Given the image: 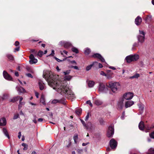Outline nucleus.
Here are the masks:
<instances>
[{"label":"nucleus","mask_w":154,"mask_h":154,"mask_svg":"<svg viewBox=\"0 0 154 154\" xmlns=\"http://www.w3.org/2000/svg\"><path fill=\"white\" fill-rule=\"evenodd\" d=\"M43 77L48 82L49 86L63 96L69 99L74 98V95L68 85H67L66 81L70 80L72 78V76L66 75L64 77V80L62 81L56 80L55 79V76L52 72L47 71L45 74L44 73L43 74Z\"/></svg>","instance_id":"obj_1"},{"label":"nucleus","mask_w":154,"mask_h":154,"mask_svg":"<svg viewBox=\"0 0 154 154\" xmlns=\"http://www.w3.org/2000/svg\"><path fill=\"white\" fill-rule=\"evenodd\" d=\"M106 86L110 88L112 91L113 93L116 92L118 89L120 88V85L118 82H109L106 84Z\"/></svg>","instance_id":"obj_2"},{"label":"nucleus","mask_w":154,"mask_h":154,"mask_svg":"<svg viewBox=\"0 0 154 154\" xmlns=\"http://www.w3.org/2000/svg\"><path fill=\"white\" fill-rule=\"evenodd\" d=\"M145 33L143 30H139V35L137 36L138 42L142 43L143 42L145 39Z\"/></svg>","instance_id":"obj_3"},{"label":"nucleus","mask_w":154,"mask_h":154,"mask_svg":"<svg viewBox=\"0 0 154 154\" xmlns=\"http://www.w3.org/2000/svg\"><path fill=\"white\" fill-rule=\"evenodd\" d=\"M98 90V91L101 93H106L108 90L105 84L102 83H100Z\"/></svg>","instance_id":"obj_4"},{"label":"nucleus","mask_w":154,"mask_h":154,"mask_svg":"<svg viewBox=\"0 0 154 154\" xmlns=\"http://www.w3.org/2000/svg\"><path fill=\"white\" fill-rule=\"evenodd\" d=\"M59 45L62 46H63L65 48H68L71 46V44L69 42L65 41H61L59 42Z\"/></svg>","instance_id":"obj_5"},{"label":"nucleus","mask_w":154,"mask_h":154,"mask_svg":"<svg viewBox=\"0 0 154 154\" xmlns=\"http://www.w3.org/2000/svg\"><path fill=\"white\" fill-rule=\"evenodd\" d=\"M114 133V129L112 126H109V127L108 131L107 136L108 137H112Z\"/></svg>","instance_id":"obj_6"},{"label":"nucleus","mask_w":154,"mask_h":154,"mask_svg":"<svg viewBox=\"0 0 154 154\" xmlns=\"http://www.w3.org/2000/svg\"><path fill=\"white\" fill-rule=\"evenodd\" d=\"M110 146L112 149H115L117 146V142L114 139H111L110 141Z\"/></svg>","instance_id":"obj_7"},{"label":"nucleus","mask_w":154,"mask_h":154,"mask_svg":"<svg viewBox=\"0 0 154 154\" xmlns=\"http://www.w3.org/2000/svg\"><path fill=\"white\" fill-rule=\"evenodd\" d=\"M29 57L30 59L29 61V63L30 64H32L36 63L37 62V60L35 58L34 55L32 54H31Z\"/></svg>","instance_id":"obj_8"},{"label":"nucleus","mask_w":154,"mask_h":154,"mask_svg":"<svg viewBox=\"0 0 154 154\" xmlns=\"http://www.w3.org/2000/svg\"><path fill=\"white\" fill-rule=\"evenodd\" d=\"M124 98H121L119 100L117 103V107L118 109H122L124 106Z\"/></svg>","instance_id":"obj_9"},{"label":"nucleus","mask_w":154,"mask_h":154,"mask_svg":"<svg viewBox=\"0 0 154 154\" xmlns=\"http://www.w3.org/2000/svg\"><path fill=\"white\" fill-rule=\"evenodd\" d=\"M133 96V94L130 92H128L124 94L123 98L126 100H130L131 99Z\"/></svg>","instance_id":"obj_10"},{"label":"nucleus","mask_w":154,"mask_h":154,"mask_svg":"<svg viewBox=\"0 0 154 154\" xmlns=\"http://www.w3.org/2000/svg\"><path fill=\"white\" fill-rule=\"evenodd\" d=\"M3 74L4 78L6 79L9 81L12 80V78L6 71H4Z\"/></svg>","instance_id":"obj_11"},{"label":"nucleus","mask_w":154,"mask_h":154,"mask_svg":"<svg viewBox=\"0 0 154 154\" xmlns=\"http://www.w3.org/2000/svg\"><path fill=\"white\" fill-rule=\"evenodd\" d=\"M92 57L94 58H97L99 59L102 62H103L105 61L104 59L102 57L101 55L99 54H95L92 55Z\"/></svg>","instance_id":"obj_12"},{"label":"nucleus","mask_w":154,"mask_h":154,"mask_svg":"<svg viewBox=\"0 0 154 154\" xmlns=\"http://www.w3.org/2000/svg\"><path fill=\"white\" fill-rule=\"evenodd\" d=\"M113 73L111 72V70H109L108 71L107 73L106 74V77L107 79H111L113 77Z\"/></svg>","instance_id":"obj_13"},{"label":"nucleus","mask_w":154,"mask_h":154,"mask_svg":"<svg viewBox=\"0 0 154 154\" xmlns=\"http://www.w3.org/2000/svg\"><path fill=\"white\" fill-rule=\"evenodd\" d=\"M134 104V102L132 101H128L125 102V106L127 108L130 107Z\"/></svg>","instance_id":"obj_14"},{"label":"nucleus","mask_w":154,"mask_h":154,"mask_svg":"<svg viewBox=\"0 0 154 154\" xmlns=\"http://www.w3.org/2000/svg\"><path fill=\"white\" fill-rule=\"evenodd\" d=\"M16 89L19 94L26 92V91L25 89L22 87H17L16 88Z\"/></svg>","instance_id":"obj_15"},{"label":"nucleus","mask_w":154,"mask_h":154,"mask_svg":"<svg viewBox=\"0 0 154 154\" xmlns=\"http://www.w3.org/2000/svg\"><path fill=\"white\" fill-rule=\"evenodd\" d=\"M142 20L141 18L139 17L138 16L135 20V23L137 25H139L141 23V22Z\"/></svg>","instance_id":"obj_16"},{"label":"nucleus","mask_w":154,"mask_h":154,"mask_svg":"<svg viewBox=\"0 0 154 154\" xmlns=\"http://www.w3.org/2000/svg\"><path fill=\"white\" fill-rule=\"evenodd\" d=\"M38 85L41 90H42L45 88V85L42 82L40 81L38 82Z\"/></svg>","instance_id":"obj_17"},{"label":"nucleus","mask_w":154,"mask_h":154,"mask_svg":"<svg viewBox=\"0 0 154 154\" xmlns=\"http://www.w3.org/2000/svg\"><path fill=\"white\" fill-rule=\"evenodd\" d=\"M6 120L5 118H3L0 119V125H6Z\"/></svg>","instance_id":"obj_18"},{"label":"nucleus","mask_w":154,"mask_h":154,"mask_svg":"<svg viewBox=\"0 0 154 154\" xmlns=\"http://www.w3.org/2000/svg\"><path fill=\"white\" fill-rule=\"evenodd\" d=\"M132 57V59L133 61H136L137 60L139 57V56L138 54H135L134 55H131Z\"/></svg>","instance_id":"obj_19"},{"label":"nucleus","mask_w":154,"mask_h":154,"mask_svg":"<svg viewBox=\"0 0 154 154\" xmlns=\"http://www.w3.org/2000/svg\"><path fill=\"white\" fill-rule=\"evenodd\" d=\"M145 126L144 125V122L142 121H141L139 124V128L141 130H143L145 128Z\"/></svg>","instance_id":"obj_20"},{"label":"nucleus","mask_w":154,"mask_h":154,"mask_svg":"<svg viewBox=\"0 0 154 154\" xmlns=\"http://www.w3.org/2000/svg\"><path fill=\"white\" fill-rule=\"evenodd\" d=\"M87 125V127H85V128L88 130H91L93 128V125L91 122H88Z\"/></svg>","instance_id":"obj_21"},{"label":"nucleus","mask_w":154,"mask_h":154,"mask_svg":"<svg viewBox=\"0 0 154 154\" xmlns=\"http://www.w3.org/2000/svg\"><path fill=\"white\" fill-rule=\"evenodd\" d=\"M19 98L20 96H19L14 97L9 100V102L14 103L15 102L18 101L19 99Z\"/></svg>","instance_id":"obj_22"},{"label":"nucleus","mask_w":154,"mask_h":154,"mask_svg":"<svg viewBox=\"0 0 154 154\" xmlns=\"http://www.w3.org/2000/svg\"><path fill=\"white\" fill-rule=\"evenodd\" d=\"M132 58V57L130 55L127 56L125 58V60L127 63H130L132 61H133Z\"/></svg>","instance_id":"obj_23"},{"label":"nucleus","mask_w":154,"mask_h":154,"mask_svg":"<svg viewBox=\"0 0 154 154\" xmlns=\"http://www.w3.org/2000/svg\"><path fill=\"white\" fill-rule=\"evenodd\" d=\"M98 64V63L97 62H94L92 64L90 65L87 66L86 70L87 71L91 69L93 66L95 65H97Z\"/></svg>","instance_id":"obj_24"},{"label":"nucleus","mask_w":154,"mask_h":154,"mask_svg":"<svg viewBox=\"0 0 154 154\" xmlns=\"http://www.w3.org/2000/svg\"><path fill=\"white\" fill-rule=\"evenodd\" d=\"M40 101L43 105H45V100L44 96L43 95H42L41 96V98L40 99Z\"/></svg>","instance_id":"obj_25"},{"label":"nucleus","mask_w":154,"mask_h":154,"mask_svg":"<svg viewBox=\"0 0 154 154\" xmlns=\"http://www.w3.org/2000/svg\"><path fill=\"white\" fill-rule=\"evenodd\" d=\"M23 97H20V98H19V109H20L21 105L23 104H24V103L23 102H22V100H23Z\"/></svg>","instance_id":"obj_26"},{"label":"nucleus","mask_w":154,"mask_h":154,"mask_svg":"<svg viewBox=\"0 0 154 154\" xmlns=\"http://www.w3.org/2000/svg\"><path fill=\"white\" fill-rule=\"evenodd\" d=\"M95 103L97 106H100L102 104L103 102L100 100H97L95 101Z\"/></svg>","instance_id":"obj_27"},{"label":"nucleus","mask_w":154,"mask_h":154,"mask_svg":"<svg viewBox=\"0 0 154 154\" xmlns=\"http://www.w3.org/2000/svg\"><path fill=\"white\" fill-rule=\"evenodd\" d=\"M2 131L5 135L7 137L8 139H9L10 138V136L8 133L7 130L5 128H3L2 129Z\"/></svg>","instance_id":"obj_28"},{"label":"nucleus","mask_w":154,"mask_h":154,"mask_svg":"<svg viewBox=\"0 0 154 154\" xmlns=\"http://www.w3.org/2000/svg\"><path fill=\"white\" fill-rule=\"evenodd\" d=\"M88 85L89 87L90 88L92 87L94 85V82L93 81H89Z\"/></svg>","instance_id":"obj_29"},{"label":"nucleus","mask_w":154,"mask_h":154,"mask_svg":"<svg viewBox=\"0 0 154 154\" xmlns=\"http://www.w3.org/2000/svg\"><path fill=\"white\" fill-rule=\"evenodd\" d=\"M139 110L140 111H143L144 108V105L142 103L139 104L138 105Z\"/></svg>","instance_id":"obj_30"},{"label":"nucleus","mask_w":154,"mask_h":154,"mask_svg":"<svg viewBox=\"0 0 154 154\" xmlns=\"http://www.w3.org/2000/svg\"><path fill=\"white\" fill-rule=\"evenodd\" d=\"M9 97V95L8 94H3V97H2L3 100H5L8 99Z\"/></svg>","instance_id":"obj_31"},{"label":"nucleus","mask_w":154,"mask_h":154,"mask_svg":"<svg viewBox=\"0 0 154 154\" xmlns=\"http://www.w3.org/2000/svg\"><path fill=\"white\" fill-rule=\"evenodd\" d=\"M147 153L148 154H154V149L152 148H150L148 150Z\"/></svg>","instance_id":"obj_32"},{"label":"nucleus","mask_w":154,"mask_h":154,"mask_svg":"<svg viewBox=\"0 0 154 154\" xmlns=\"http://www.w3.org/2000/svg\"><path fill=\"white\" fill-rule=\"evenodd\" d=\"M145 20L147 22L150 21L152 20V16H148L146 17Z\"/></svg>","instance_id":"obj_33"},{"label":"nucleus","mask_w":154,"mask_h":154,"mask_svg":"<svg viewBox=\"0 0 154 154\" xmlns=\"http://www.w3.org/2000/svg\"><path fill=\"white\" fill-rule=\"evenodd\" d=\"M82 112V110L81 109H76L75 112L78 115H80L81 114Z\"/></svg>","instance_id":"obj_34"},{"label":"nucleus","mask_w":154,"mask_h":154,"mask_svg":"<svg viewBox=\"0 0 154 154\" xmlns=\"http://www.w3.org/2000/svg\"><path fill=\"white\" fill-rule=\"evenodd\" d=\"M91 52V50L90 49L88 48H86L85 49V51L84 53L86 55L88 54Z\"/></svg>","instance_id":"obj_35"},{"label":"nucleus","mask_w":154,"mask_h":154,"mask_svg":"<svg viewBox=\"0 0 154 154\" xmlns=\"http://www.w3.org/2000/svg\"><path fill=\"white\" fill-rule=\"evenodd\" d=\"M72 52L76 53L77 54L79 53V51L78 49L76 48L75 47H73L72 48Z\"/></svg>","instance_id":"obj_36"},{"label":"nucleus","mask_w":154,"mask_h":154,"mask_svg":"<svg viewBox=\"0 0 154 154\" xmlns=\"http://www.w3.org/2000/svg\"><path fill=\"white\" fill-rule=\"evenodd\" d=\"M139 76V74L137 73L134 75L133 76L131 77L130 78V79L138 78Z\"/></svg>","instance_id":"obj_37"},{"label":"nucleus","mask_w":154,"mask_h":154,"mask_svg":"<svg viewBox=\"0 0 154 154\" xmlns=\"http://www.w3.org/2000/svg\"><path fill=\"white\" fill-rule=\"evenodd\" d=\"M22 146L24 147L23 149L24 150H26L28 149V145H27L25 143H23L22 144Z\"/></svg>","instance_id":"obj_38"},{"label":"nucleus","mask_w":154,"mask_h":154,"mask_svg":"<svg viewBox=\"0 0 154 154\" xmlns=\"http://www.w3.org/2000/svg\"><path fill=\"white\" fill-rule=\"evenodd\" d=\"M7 57L9 59L11 60H13L14 57L12 55L8 54L7 55Z\"/></svg>","instance_id":"obj_39"},{"label":"nucleus","mask_w":154,"mask_h":154,"mask_svg":"<svg viewBox=\"0 0 154 154\" xmlns=\"http://www.w3.org/2000/svg\"><path fill=\"white\" fill-rule=\"evenodd\" d=\"M73 139L74 141V142L75 143H76L78 139V135H75L73 137Z\"/></svg>","instance_id":"obj_40"},{"label":"nucleus","mask_w":154,"mask_h":154,"mask_svg":"<svg viewBox=\"0 0 154 154\" xmlns=\"http://www.w3.org/2000/svg\"><path fill=\"white\" fill-rule=\"evenodd\" d=\"M66 101L65 99L59 100V103L64 105L66 104Z\"/></svg>","instance_id":"obj_41"},{"label":"nucleus","mask_w":154,"mask_h":154,"mask_svg":"<svg viewBox=\"0 0 154 154\" xmlns=\"http://www.w3.org/2000/svg\"><path fill=\"white\" fill-rule=\"evenodd\" d=\"M152 128L149 125H146L145 126V128L147 130H150Z\"/></svg>","instance_id":"obj_42"},{"label":"nucleus","mask_w":154,"mask_h":154,"mask_svg":"<svg viewBox=\"0 0 154 154\" xmlns=\"http://www.w3.org/2000/svg\"><path fill=\"white\" fill-rule=\"evenodd\" d=\"M43 54V52L42 51H39L38 53V55L40 57H41Z\"/></svg>","instance_id":"obj_43"},{"label":"nucleus","mask_w":154,"mask_h":154,"mask_svg":"<svg viewBox=\"0 0 154 154\" xmlns=\"http://www.w3.org/2000/svg\"><path fill=\"white\" fill-rule=\"evenodd\" d=\"M37 117L35 116H34V118L32 120V121L35 124H36L37 123Z\"/></svg>","instance_id":"obj_44"},{"label":"nucleus","mask_w":154,"mask_h":154,"mask_svg":"<svg viewBox=\"0 0 154 154\" xmlns=\"http://www.w3.org/2000/svg\"><path fill=\"white\" fill-rule=\"evenodd\" d=\"M52 103H53L56 104L58 103H59V100H52Z\"/></svg>","instance_id":"obj_45"},{"label":"nucleus","mask_w":154,"mask_h":154,"mask_svg":"<svg viewBox=\"0 0 154 154\" xmlns=\"http://www.w3.org/2000/svg\"><path fill=\"white\" fill-rule=\"evenodd\" d=\"M149 136L151 138L154 139V131L149 134Z\"/></svg>","instance_id":"obj_46"},{"label":"nucleus","mask_w":154,"mask_h":154,"mask_svg":"<svg viewBox=\"0 0 154 154\" xmlns=\"http://www.w3.org/2000/svg\"><path fill=\"white\" fill-rule=\"evenodd\" d=\"M80 120L81 121V122L82 124H83V126L85 127H85H87V125L85 124V122L82 119H80Z\"/></svg>","instance_id":"obj_47"},{"label":"nucleus","mask_w":154,"mask_h":154,"mask_svg":"<svg viewBox=\"0 0 154 154\" xmlns=\"http://www.w3.org/2000/svg\"><path fill=\"white\" fill-rule=\"evenodd\" d=\"M70 71V70H67L65 72H63V73L65 75H66L69 74Z\"/></svg>","instance_id":"obj_48"},{"label":"nucleus","mask_w":154,"mask_h":154,"mask_svg":"<svg viewBox=\"0 0 154 154\" xmlns=\"http://www.w3.org/2000/svg\"><path fill=\"white\" fill-rule=\"evenodd\" d=\"M19 114H15L13 117V119H17L19 117Z\"/></svg>","instance_id":"obj_49"},{"label":"nucleus","mask_w":154,"mask_h":154,"mask_svg":"<svg viewBox=\"0 0 154 154\" xmlns=\"http://www.w3.org/2000/svg\"><path fill=\"white\" fill-rule=\"evenodd\" d=\"M86 103L87 104H89L91 107H92L93 106L92 104L91 103V101L90 100H88L86 102Z\"/></svg>","instance_id":"obj_50"},{"label":"nucleus","mask_w":154,"mask_h":154,"mask_svg":"<svg viewBox=\"0 0 154 154\" xmlns=\"http://www.w3.org/2000/svg\"><path fill=\"white\" fill-rule=\"evenodd\" d=\"M26 75L29 77H30L31 78H32L33 76L30 73H27L26 74Z\"/></svg>","instance_id":"obj_51"},{"label":"nucleus","mask_w":154,"mask_h":154,"mask_svg":"<svg viewBox=\"0 0 154 154\" xmlns=\"http://www.w3.org/2000/svg\"><path fill=\"white\" fill-rule=\"evenodd\" d=\"M89 118V114L88 113L87 116H86L85 119V121H87L88 120V118Z\"/></svg>","instance_id":"obj_52"},{"label":"nucleus","mask_w":154,"mask_h":154,"mask_svg":"<svg viewBox=\"0 0 154 154\" xmlns=\"http://www.w3.org/2000/svg\"><path fill=\"white\" fill-rule=\"evenodd\" d=\"M100 75H103V76H106V74L103 71H101L100 72Z\"/></svg>","instance_id":"obj_53"},{"label":"nucleus","mask_w":154,"mask_h":154,"mask_svg":"<svg viewBox=\"0 0 154 154\" xmlns=\"http://www.w3.org/2000/svg\"><path fill=\"white\" fill-rule=\"evenodd\" d=\"M138 44L136 43H134L133 45V47L132 48V49L133 50H134V47H137L138 46Z\"/></svg>","instance_id":"obj_54"},{"label":"nucleus","mask_w":154,"mask_h":154,"mask_svg":"<svg viewBox=\"0 0 154 154\" xmlns=\"http://www.w3.org/2000/svg\"><path fill=\"white\" fill-rule=\"evenodd\" d=\"M55 59L57 60V61L59 62H62V61L64 60H60L57 57H55Z\"/></svg>","instance_id":"obj_55"},{"label":"nucleus","mask_w":154,"mask_h":154,"mask_svg":"<svg viewBox=\"0 0 154 154\" xmlns=\"http://www.w3.org/2000/svg\"><path fill=\"white\" fill-rule=\"evenodd\" d=\"M54 50H52L51 51V53L50 55H51L52 56H54Z\"/></svg>","instance_id":"obj_56"},{"label":"nucleus","mask_w":154,"mask_h":154,"mask_svg":"<svg viewBox=\"0 0 154 154\" xmlns=\"http://www.w3.org/2000/svg\"><path fill=\"white\" fill-rule=\"evenodd\" d=\"M19 45V42L17 41H16L15 43V45L16 46H17Z\"/></svg>","instance_id":"obj_57"},{"label":"nucleus","mask_w":154,"mask_h":154,"mask_svg":"<svg viewBox=\"0 0 154 154\" xmlns=\"http://www.w3.org/2000/svg\"><path fill=\"white\" fill-rule=\"evenodd\" d=\"M20 47H19L15 48L14 49V52H16V51H18L19 50Z\"/></svg>","instance_id":"obj_58"},{"label":"nucleus","mask_w":154,"mask_h":154,"mask_svg":"<svg viewBox=\"0 0 154 154\" xmlns=\"http://www.w3.org/2000/svg\"><path fill=\"white\" fill-rule=\"evenodd\" d=\"M21 132H19L18 133V138L19 139L20 138V137H21Z\"/></svg>","instance_id":"obj_59"},{"label":"nucleus","mask_w":154,"mask_h":154,"mask_svg":"<svg viewBox=\"0 0 154 154\" xmlns=\"http://www.w3.org/2000/svg\"><path fill=\"white\" fill-rule=\"evenodd\" d=\"M71 67L72 68H74V69H78V67L77 66H71Z\"/></svg>","instance_id":"obj_60"},{"label":"nucleus","mask_w":154,"mask_h":154,"mask_svg":"<svg viewBox=\"0 0 154 154\" xmlns=\"http://www.w3.org/2000/svg\"><path fill=\"white\" fill-rule=\"evenodd\" d=\"M35 95L37 98H38L39 97V94L37 92H35Z\"/></svg>","instance_id":"obj_61"},{"label":"nucleus","mask_w":154,"mask_h":154,"mask_svg":"<svg viewBox=\"0 0 154 154\" xmlns=\"http://www.w3.org/2000/svg\"><path fill=\"white\" fill-rule=\"evenodd\" d=\"M71 145V142H69L68 144L66 146V147L67 148H69Z\"/></svg>","instance_id":"obj_62"},{"label":"nucleus","mask_w":154,"mask_h":154,"mask_svg":"<svg viewBox=\"0 0 154 154\" xmlns=\"http://www.w3.org/2000/svg\"><path fill=\"white\" fill-rule=\"evenodd\" d=\"M109 68L110 69H111L113 70H115L116 69V68L113 66H110L109 67Z\"/></svg>","instance_id":"obj_63"},{"label":"nucleus","mask_w":154,"mask_h":154,"mask_svg":"<svg viewBox=\"0 0 154 154\" xmlns=\"http://www.w3.org/2000/svg\"><path fill=\"white\" fill-rule=\"evenodd\" d=\"M89 144V143H83L82 144V145L83 146H85L87 145V144Z\"/></svg>","instance_id":"obj_64"}]
</instances>
